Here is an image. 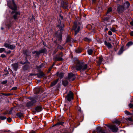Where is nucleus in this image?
Returning a JSON list of instances; mask_svg holds the SVG:
<instances>
[{"label": "nucleus", "mask_w": 133, "mask_h": 133, "mask_svg": "<svg viewBox=\"0 0 133 133\" xmlns=\"http://www.w3.org/2000/svg\"><path fill=\"white\" fill-rule=\"evenodd\" d=\"M84 41L88 42H90L91 41V39L90 38H85L84 39Z\"/></svg>", "instance_id": "31"}, {"label": "nucleus", "mask_w": 133, "mask_h": 133, "mask_svg": "<svg viewBox=\"0 0 133 133\" xmlns=\"http://www.w3.org/2000/svg\"><path fill=\"white\" fill-rule=\"evenodd\" d=\"M73 29L75 30V35H76L79 32L80 30V27L79 26H77L76 22H74V25L73 27Z\"/></svg>", "instance_id": "5"}, {"label": "nucleus", "mask_w": 133, "mask_h": 133, "mask_svg": "<svg viewBox=\"0 0 133 133\" xmlns=\"http://www.w3.org/2000/svg\"><path fill=\"white\" fill-rule=\"evenodd\" d=\"M128 106L130 108H133V104L131 103H130L128 105Z\"/></svg>", "instance_id": "37"}, {"label": "nucleus", "mask_w": 133, "mask_h": 133, "mask_svg": "<svg viewBox=\"0 0 133 133\" xmlns=\"http://www.w3.org/2000/svg\"><path fill=\"white\" fill-rule=\"evenodd\" d=\"M45 50L44 49H43L41 50H40L39 51V54L41 53H44L45 52Z\"/></svg>", "instance_id": "33"}, {"label": "nucleus", "mask_w": 133, "mask_h": 133, "mask_svg": "<svg viewBox=\"0 0 133 133\" xmlns=\"http://www.w3.org/2000/svg\"><path fill=\"white\" fill-rule=\"evenodd\" d=\"M29 99L31 101L28 102L26 105V107L28 108H29L35 105L36 102V100L35 98H30Z\"/></svg>", "instance_id": "2"}, {"label": "nucleus", "mask_w": 133, "mask_h": 133, "mask_svg": "<svg viewBox=\"0 0 133 133\" xmlns=\"http://www.w3.org/2000/svg\"><path fill=\"white\" fill-rule=\"evenodd\" d=\"M12 65L13 67L14 70L16 71L18 68V64L17 63H15L12 64Z\"/></svg>", "instance_id": "17"}, {"label": "nucleus", "mask_w": 133, "mask_h": 133, "mask_svg": "<svg viewBox=\"0 0 133 133\" xmlns=\"http://www.w3.org/2000/svg\"><path fill=\"white\" fill-rule=\"evenodd\" d=\"M109 128L114 132H117L118 130V128L114 124L111 125Z\"/></svg>", "instance_id": "6"}, {"label": "nucleus", "mask_w": 133, "mask_h": 133, "mask_svg": "<svg viewBox=\"0 0 133 133\" xmlns=\"http://www.w3.org/2000/svg\"><path fill=\"white\" fill-rule=\"evenodd\" d=\"M4 46L5 47L11 49H13L15 47V45H11L6 43L4 44Z\"/></svg>", "instance_id": "9"}, {"label": "nucleus", "mask_w": 133, "mask_h": 133, "mask_svg": "<svg viewBox=\"0 0 133 133\" xmlns=\"http://www.w3.org/2000/svg\"><path fill=\"white\" fill-rule=\"evenodd\" d=\"M56 75L58 76L60 78H62L64 76V74L63 73H60L59 74L58 72L56 74Z\"/></svg>", "instance_id": "14"}, {"label": "nucleus", "mask_w": 133, "mask_h": 133, "mask_svg": "<svg viewBox=\"0 0 133 133\" xmlns=\"http://www.w3.org/2000/svg\"><path fill=\"white\" fill-rule=\"evenodd\" d=\"M13 3L11 4V2L10 1H8V5L9 7L12 10H16L17 9V6L14 1L12 0Z\"/></svg>", "instance_id": "3"}, {"label": "nucleus", "mask_w": 133, "mask_h": 133, "mask_svg": "<svg viewBox=\"0 0 133 133\" xmlns=\"http://www.w3.org/2000/svg\"><path fill=\"white\" fill-rule=\"evenodd\" d=\"M58 26L59 28L61 31L62 30H63V27L64 26V25L63 23H62V24L61 23L60 24L58 25Z\"/></svg>", "instance_id": "15"}, {"label": "nucleus", "mask_w": 133, "mask_h": 133, "mask_svg": "<svg viewBox=\"0 0 133 133\" xmlns=\"http://www.w3.org/2000/svg\"><path fill=\"white\" fill-rule=\"evenodd\" d=\"M103 60V58L101 57H100L98 61L97 62V64L98 65H99L101 64Z\"/></svg>", "instance_id": "22"}, {"label": "nucleus", "mask_w": 133, "mask_h": 133, "mask_svg": "<svg viewBox=\"0 0 133 133\" xmlns=\"http://www.w3.org/2000/svg\"><path fill=\"white\" fill-rule=\"evenodd\" d=\"M110 30L113 32H115L116 31V30L114 28L112 27L110 29Z\"/></svg>", "instance_id": "34"}, {"label": "nucleus", "mask_w": 133, "mask_h": 133, "mask_svg": "<svg viewBox=\"0 0 133 133\" xmlns=\"http://www.w3.org/2000/svg\"><path fill=\"white\" fill-rule=\"evenodd\" d=\"M125 9L123 5H119L117 8L118 11L119 13H121L124 11Z\"/></svg>", "instance_id": "11"}, {"label": "nucleus", "mask_w": 133, "mask_h": 133, "mask_svg": "<svg viewBox=\"0 0 133 133\" xmlns=\"http://www.w3.org/2000/svg\"><path fill=\"white\" fill-rule=\"evenodd\" d=\"M127 121H132L133 120L132 119V118L131 117L128 118L127 119Z\"/></svg>", "instance_id": "39"}, {"label": "nucleus", "mask_w": 133, "mask_h": 133, "mask_svg": "<svg viewBox=\"0 0 133 133\" xmlns=\"http://www.w3.org/2000/svg\"><path fill=\"white\" fill-rule=\"evenodd\" d=\"M110 18V17H106L104 18V21H107Z\"/></svg>", "instance_id": "38"}, {"label": "nucleus", "mask_w": 133, "mask_h": 133, "mask_svg": "<svg viewBox=\"0 0 133 133\" xmlns=\"http://www.w3.org/2000/svg\"><path fill=\"white\" fill-rule=\"evenodd\" d=\"M96 130L98 133L101 132L102 131V129L100 127H98L97 128Z\"/></svg>", "instance_id": "21"}, {"label": "nucleus", "mask_w": 133, "mask_h": 133, "mask_svg": "<svg viewBox=\"0 0 133 133\" xmlns=\"http://www.w3.org/2000/svg\"><path fill=\"white\" fill-rule=\"evenodd\" d=\"M104 44L107 46L108 49H111L112 47L111 44L109 43L108 42L106 41H104Z\"/></svg>", "instance_id": "13"}, {"label": "nucleus", "mask_w": 133, "mask_h": 133, "mask_svg": "<svg viewBox=\"0 0 133 133\" xmlns=\"http://www.w3.org/2000/svg\"><path fill=\"white\" fill-rule=\"evenodd\" d=\"M62 122H58V123H56L55 125H53V126H56L57 125H59L60 124H62Z\"/></svg>", "instance_id": "36"}, {"label": "nucleus", "mask_w": 133, "mask_h": 133, "mask_svg": "<svg viewBox=\"0 0 133 133\" xmlns=\"http://www.w3.org/2000/svg\"><path fill=\"white\" fill-rule=\"evenodd\" d=\"M123 47H122L121 48L119 52H118V54L119 55L121 54L123 52Z\"/></svg>", "instance_id": "23"}, {"label": "nucleus", "mask_w": 133, "mask_h": 133, "mask_svg": "<svg viewBox=\"0 0 133 133\" xmlns=\"http://www.w3.org/2000/svg\"><path fill=\"white\" fill-rule=\"evenodd\" d=\"M30 75L31 76H33V75L35 76L36 74H30Z\"/></svg>", "instance_id": "55"}, {"label": "nucleus", "mask_w": 133, "mask_h": 133, "mask_svg": "<svg viewBox=\"0 0 133 133\" xmlns=\"http://www.w3.org/2000/svg\"><path fill=\"white\" fill-rule=\"evenodd\" d=\"M63 8L64 9H68V3L66 2H64L63 3V5H62Z\"/></svg>", "instance_id": "19"}, {"label": "nucleus", "mask_w": 133, "mask_h": 133, "mask_svg": "<svg viewBox=\"0 0 133 133\" xmlns=\"http://www.w3.org/2000/svg\"><path fill=\"white\" fill-rule=\"evenodd\" d=\"M93 52L92 50L91 49H89L88 50V54L90 55H92V52Z\"/></svg>", "instance_id": "28"}, {"label": "nucleus", "mask_w": 133, "mask_h": 133, "mask_svg": "<svg viewBox=\"0 0 133 133\" xmlns=\"http://www.w3.org/2000/svg\"><path fill=\"white\" fill-rule=\"evenodd\" d=\"M17 89V87H14L12 88V90H16Z\"/></svg>", "instance_id": "46"}, {"label": "nucleus", "mask_w": 133, "mask_h": 133, "mask_svg": "<svg viewBox=\"0 0 133 133\" xmlns=\"http://www.w3.org/2000/svg\"><path fill=\"white\" fill-rule=\"evenodd\" d=\"M44 73L42 72H40L37 75V77L39 78H41L42 77L44 76Z\"/></svg>", "instance_id": "20"}, {"label": "nucleus", "mask_w": 133, "mask_h": 133, "mask_svg": "<svg viewBox=\"0 0 133 133\" xmlns=\"http://www.w3.org/2000/svg\"><path fill=\"white\" fill-rule=\"evenodd\" d=\"M12 108L11 109V110L9 111V113L11 114L12 113Z\"/></svg>", "instance_id": "51"}, {"label": "nucleus", "mask_w": 133, "mask_h": 133, "mask_svg": "<svg viewBox=\"0 0 133 133\" xmlns=\"http://www.w3.org/2000/svg\"><path fill=\"white\" fill-rule=\"evenodd\" d=\"M10 95L9 94H6L5 95V96H9V95Z\"/></svg>", "instance_id": "60"}, {"label": "nucleus", "mask_w": 133, "mask_h": 133, "mask_svg": "<svg viewBox=\"0 0 133 133\" xmlns=\"http://www.w3.org/2000/svg\"><path fill=\"white\" fill-rule=\"evenodd\" d=\"M87 64H85L83 62L77 61L76 66L72 67V70L75 68L77 70L82 72L87 69Z\"/></svg>", "instance_id": "1"}, {"label": "nucleus", "mask_w": 133, "mask_h": 133, "mask_svg": "<svg viewBox=\"0 0 133 133\" xmlns=\"http://www.w3.org/2000/svg\"><path fill=\"white\" fill-rule=\"evenodd\" d=\"M7 120L8 122H10L11 121V119L10 118H8L7 119Z\"/></svg>", "instance_id": "45"}, {"label": "nucleus", "mask_w": 133, "mask_h": 133, "mask_svg": "<svg viewBox=\"0 0 133 133\" xmlns=\"http://www.w3.org/2000/svg\"><path fill=\"white\" fill-rule=\"evenodd\" d=\"M16 115L19 117H23V114L22 113L20 112L17 114Z\"/></svg>", "instance_id": "30"}, {"label": "nucleus", "mask_w": 133, "mask_h": 133, "mask_svg": "<svg viewBox=\"0 0 133 133\" xmlns=\"http://www.w3.org/2000/svg\"><path fill=\"white\" fill-rule=\"evenodd\" d=\"M124 112L125 114L128 115L129 112L127 110H125L124 111Z\"/></svg>", "instance_id": "49"}, {"label": "nucleus", "mask_w": 133, "mask_h": 133, "mask_svg": "<svg viewBox=\"0 0 133 133\" xmlns=\"http://www.w3.org/2000/svg\"><path fill=\"white\" fill-rule=\"evenodd\" d=\"M30 68L29 65H25L23 67L22 69L24 70H26L29 69Z\"/></svg>", "instance_id": "18"}, {"label": "nucleus", "mask_w": 133, "mask_h": 133, "mask_svg": "<svg viewBox=\"0 0 133 133\" xmlns=\"http://www.w3.org/2000/svg\"><path fill=\"white\" fill-rule=\"evenodd\" d=\"M11 52V51L10 50L8 52H7L6 51V52H5V53H6L7 54H10V53Z\"/></svg>", "instance_id": "52"}, {"label": "nucleus", "mask_w": 133, "mask_h": 133, "mask_svg": "<svg viewBox=\"0 0 133 133\" xmlns=\"http://www.w3.org/2000/svg\"><path fill=\"white\" fill-rule=\"evenodd\" d=\"M108 34L110 35H112V32L111 31H108Z\"/></svg>", "instance_id": "47"}, {"label": "nucleus", "mask_w": 133, "mask_h": 133, "mask_svg": "<svg viewBox=\"0 0 133 133\" xmlns=\"http://www.w3.org/2000/svg\"><path fill=\"white\" fill-rule=\"evenodd\" d=\"M52 68V66H51L49 68V71H51V70Z\"/></svg>", "instance_id": "53"}, {"label": "nucleus", "mask_w": 133, "mask_h": 133, "mask_svg": "<svg viewBox=\"0 0 133 133\" xmlns=\"http://www.w3.org/2000/svg\"><path fill=\"white\" fill-rule=\"evenodd\" d=\"M3 52H4L5 53V52H6V51H5V49L3 48H0V53H2Z\"/></svg>", "instance_id": "26"}, {"label": "nucleus", "mask_w": 133, "mask_h": 133, "mask_svg": "<svg viewBox=\"0 0 133 133\" xmlns=\"http://www.w3.org/2000/svg\"><path fill=\"white\" fill-rule=\"evenodd\" d=\"M0 119L2 120H4L6 119V117H5L3 116H1L0 117Z\"/></svg>", "instance_id": "35"}, {"label": "nucleus", "mask_w": 133, "mask_h": 133, "mask_svg": "<svg viewBox=\"0 0 133 133\" xmlns=\"http://www.w3.org/2000/svg\"><path fill=\"white\" fill-rule=\"evenodd\" d=\"M62 84L64 86H66L68 84V82L66 80L62 82Z\"/></svg>", "instance_id": "27"}, {"label": "nucleus", "mask_w": 133, "mask_h": 133, "mask_svg": "<svg viewBox=\"0 0 133 133\" xmlns=\"http://www.w3.org/2000/svg\"><path fill=\"white\" fill-rule=\"evenodd\" d=\"M30 133H35V132L33 131H31Z\"/></svg>", "instance_id": "58"}, {"label": "nucleus", "mask_w": 133, "mask_h": 133, "mask_svg": "<svg viewBox=\"0 0 133 133\" xmlns=\"http://www.w3.org/2000/svg\"><path fill=\"white\" fill-rule=\"evenodd\" d=\"M7 81H3L2 83L3 84H6V83H7Z\"/></svg>", "instance_id": "50"}, {"label": "nucleus", "mask_w": 133, "mask_h": 133, "mask_svg": "<svg viewBox=\"0 0 133 133\" xmlns=\"http://www.w3.org/2000/svg\"><path fill=\"white\" fill-rule=\"evenodd\" d=\"M82 51V50L81 49L79 48L75 50V52L77 53H79L81 52Z\"/></svg>", "instance_id": "25"}, {"label": "nucleus", "mask_w": 133, "mask_h": 133, "mask_svg": "<svg viewBox=\"0 0 133 133\" xmlns=\"http://www.w3.org/2000/svg\"><path fill=\"white\" fill-rule=\"evenodd\" d=\"M63 56V53L61 52L59 53V55L54 58V59L55 61H60L63 60L62 57Z\"/></svg>", "instance_id": "7"}, {"label": "nucleus", "mask_w": 133, "mask_h": 133, "mask_svg": "<svg viewBox=\"0 0 133 133\" xmlns=\"http://www.w3.org/2000/svg\"><path fill=\"white\" fill-rule=\"evenodd\" d=\"M58 49H59L61 50L63 49V48H62V47L60 45H58Z\"/></svg>", "instance_id": "44"}, {"label": "nucleus", "mask_w": 133, "mask_h": 133, "mask_svg": "<svg viewBox=\"0 0 133 133\" xmlns=\"http://www.w3.org/2000/svg\"><path fill=\"white\" fill-rule=\"evenodd\" d=\"M92 133H96L95 131H93L92 132Z\"/></svg>", "instance_id": "64"}, {"label": "nucleus", "mask_w": 133, "mask_h": 133, "mask_svg": "<svg viewBox=\"0 0 133 133\" xmlns=\"http://www.w3.org/2000/svg\"><path fill=\"white\" fill-rule=\"evenodd\" d=\"M112 11V9L111 8H108V10H107V14H106V15H107L108 14V13L110 12H111V11Z\"/></svg>", "instance_id": "32"}, {"label": "nucleus", "mask_w": 133, "mask_h": 133, "mask_svg": "<svg viewBox=\"0 0 133 133\" xmlns=\"http://www.w3.org/2000/svg\"><path fill=\"white\" fill-rule=\"evenodd\" d=\"M101 133H105L103 131H102L101 132Z\"/></svg>", "instance_id": "63"}, {"label": "nucleus", "mask_w": 133, "mask_h": 133, "mask_svg": "<svg viewBox=\"0 0 133 133\" xmlns=\"http://www.w3.org/2000/svg\"><path fill=\"white\" fill-rule=\"evenodd\" d=\"M132 115V114L129 112V113L128 114V115Z\"/></svg>", "instance_id": "57"}, {"label": "nucleus", "mask_w": 133, "mask_h": 133, "mask_svg": "<svg viewBox=\"0 0 133 133\" xmlns=\"http://www.w3.org/2000/svg\"><path fill=\"white\" fill-rule=\"evenodd\" d=\"M132 44V43L131 42H129L127 43V45L128 46H129L131 45Z\"/></svg>", "instance_id": "40"}, {"label": "nucleus", "mask_w": 133, "mask_h": 133, "mask_svg": "<svg viewBox=\"0 0 133 133\" xmlns=\"http://www.w3.org/2000/svg\"><path fill=\"white\" fill-rule=\"evenodd\" d=\"M35 109L36 111L37 112H39L42 110V108L39 106L36 107L35 108Z\"/></svg>", "instance_id": "16"}, {"label": "nucleus", "mask_w": 133, "mask_h": 133, "mask_svg": "<svg viewBox=\"0 0 133 133\" xmlns=\"http://www.w3.org/2000/svg\"><path fill=\"white\" fill-rule=\"evenodd\" d=\"M130 5V4L128 1H126L123 3V6L125 9L128 8Z\"/></svg>", "instance_id": "12"}, {"label": "nucleus", "mask_w": 133, "mask_h": 133, "mask_svg": "<svg viewBox=\"0 0 133 133\" xmlns=\"http://www.w3.org/2000/svg\"><path fill=\"white\" fill-rule=\"evenodd\" d=\"M35 91L36 92V93H38L39 92V88H37L35 89Z\"/></svg>", "instance_id": "42"}, {"label": "nucleus", "mask_w": 133, "mask_h": 133, "mask_svg": "<svg viewBox=\"0 0 133 133\" xmlns=\"http://www.w3.org/2000/svg\"><path fill=\"white\" fill-rule=\"evenodd\" d=\"M0 57L2 58L5 57H6V55L4 54H2L1 55Z\"/></svg>", "instance_id": "43"}, {"label": "nucleus", "mask_w": 133, "mask_h": 133, "mask_svg": "<svg viewBox=\"0 0 133 133\" xmlns=\"http://www.w3.org/2000/svg\"><path fill=\"white\" fill-rule=\"evenodd\" d=\"M6 26L9 28L11 26V25L10 23H9L6 24Z\"/></svg>", "instance_id": "48"}, {"label": "nucleus", "mask_w": 133, "mask_h": 133, "mask_svg": "<svg viewBox=\"0 0 133 133\" xmlns=\"http://www.w3.org/2000/svg\"><path fill=\"white\" fill-rule=\"evenodd\" d=\"M111 125H108V124H106V125L107 127H109V126H110Z\"/></svg>", "instance_id": "59"}, {"label": "nucleus", "mask_w": 133, "mask_h": 133, "mask_svg": "<svg viewBox=\"0 0 133 133\" xmlns=\"http://www.w3.org/2000/svg\"><path fill=\"white\" fill-rule=\"evenodd\" d=\"M115 122L118 125H119L121 123V122L119 121L116 120Z\"/></svg>", "instance_id": "41"}, {"label": "nucleus", "mask_w": 133, "mask_h": 133, "mask_svg": "<svg viewBox=\"0 0 133 133\" xmlns=\"http://www.w3.org/2000/svg\"><path fill=\"white\" fill-rule=\"evenodd\" d=\"M68 78L70 80L73 81L75 78V75L72 73L69 74Z\"/></svg>", "instance_id": "10"}, {"label": "nucleus", "mask_w": 133, "mask_h": 133, "mask_svg": "<svg viewBox=\"0 0 133 133\" xmlns=\"http://www.w3.org/2000/svg\"><path fill=\"white\" fill-rule=\"evenodd\" d=\"M12 14H14L13 15V18L15 20L18 19V15H20V12L19 11H13L11 12Z\"/></svg>", "instance_id": "8"}, {"label": "nucleus", "mask_w": 133, "mask_h": 133, "mask_svg": "<svg viewBox=\"0 0 133 133\" xmlns=\"http://www.w3.org/2000/svg\"><path fill=\"white\" fill-rule=\"evenodd\" d=\"M65 98L69 101H70L71 100L74 99V94L71 91H70L69 93H68Z\"/></svg>", "instance_id": "4"}, {"label": "nucleus", "mask_w": 133, "mask_h": 133, "mask_svg": "<svg viewBox=\"0 0 133 133\" xmlns=\"http://www.w3.org/2000/svg\"><path fill=\"white\" fill-rule=\"evenodd\" d=\"M131 24L132 25H133V22H132H132L131 23Z\"/></svg>", "instance_id": "62"}, {"label": "nucleus", "mask_w": 133, "mask_h": 133, "mask_svg": "<svg viewBox=\"0 0 133 133\" xmlns=\"http://www.w3.org/2000/svg\"><path fill=\"white\" fill-rule=\"evenodd\" d=\"M32 53L34 54H35V55L37 56L39 55V51H33Z\"/></svg>", "instance_id": "24"}, {"label": "nucleus", "mask_w": 133, "mask_h": 133, "mask_svg": "<svg viewBox=\"0 0 133 133\" xmlns=\"http://www.w3.org/2000/svg\"><path fill=\"white\" fill-rule=\"evenodd\" d=\"M58 81V79H57L56 80L54 81L53 82H52L51 84V86H52L56 84V83H57Z\"/></svg>", "instance_id": "29"}, {"label": "nucleus", "mask_w": 133, "mask_h": 133, "mask_svg": "<svg viewBox=\"0 0 133 133\" xmlns=\"http://www.w3.org/2000/svg\"><path fill=\"white\" fill-rule=\"evenodd\" d=\"M130 35L131 36H133V31H131L130 32Z\"/></svg>", "instance_id": "54"}, {"label": "nucleus", "mask_w": 133, "mask_h": 133, "mask_svg": "<svg viewBox=\"0 0 133 133\" xmlns=\"http://www.w3.org/2000/svg\"><path fill=\"white\" fill-rule=\"evenodd\" d=\"M108 40L109 41H111V39L110 38H108Z\"/></svg>", "instance_id": "61"}, {"label": "nucleus", "mask_w": 133, "mask_h": 133, "mask_svg": "<svg viewBox=\"0 0 133 133\" xmlns=\"http://www.w3.org/2000/svg\"><path fill=\"white\" fill-rule=\"evenodd\" d=\"M69 41H70V40L69 39L67 38V40L66 41V42H69Z\"/></svg>", "instance_id": "56"}]
</instances>
